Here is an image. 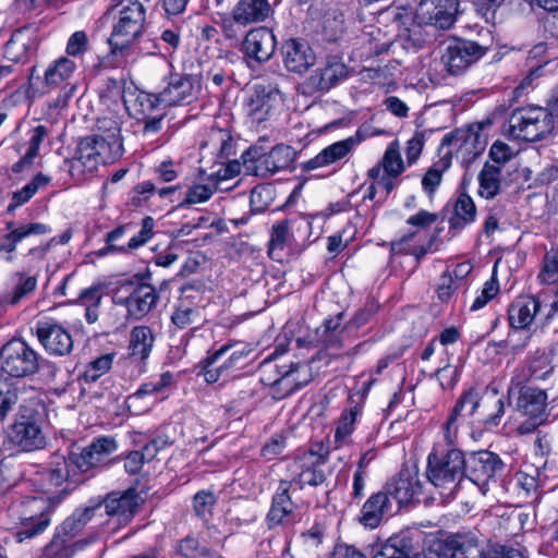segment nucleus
Returning <instances> with one entry per match:
<instances>
[{"instance_id": "obj_8", "label": "nucleus", "mask_w": 558, "mask_h": 558, "mask_svg": "<svg viewBox=\"0 0 558 558\" xmlns=\"http://www.w3.org/2000/svg\"><path fill=\"white\" fill-rule=\"evenodd\" d=\"M242 159L247 173L267 178L290 167L294 160V150L283 144L274 146L268 153L262 151L258 146H253L243 154Z\"/></svg>"}, {"instance_id": "obj_52", "label": "nucleus", "mask_w": 558, "mask_h": 558, "mask_svg": "<svg viewBox=\"0 0 558 558\" xmlns=\"http://www.w3.org/2000/svg\"><path fill=\"white\" fill-rule=\"evenodd\" d=\"M413 232L405 234L401 240L392 243L391 250L393 252H405L412 254L415 256L416 260L420 262L421 258L424 257L427 254V252L432 248L436 236H433L426 245H421L418 247L407 250L404 245L409 243L413 239Z\"/></svg>"}, {"instance_id": "obj_16", "label": "nucleus", "mask_w": 558, "mask_h": 558, "mask_svg": "<svg viewBox=\"0 0 558 558\" xmlns=\"http://www.w3.org/2000/svg\"><path fill=\"white\" fill-rule=\"evenodd\" d=\"M485 148V141L476 132L458 130L446 134L441 140L439 153L453 149L462 157L463 162H471Z\"/></svg>"}, {"instance_id": "obj_22", "label": "nucleus", "mask_w": 558, "mask_h": 558, "mask_svg": "<svg viewBox=\"0 0 558 558\" xmlns=\"http://www.w3.org/2000/svg\"><path fill=\"white\" fill-rule=\"evenodd\" d=\"M456 0H421L416 15L422 22L434 24L440 28L452 25Z\"/></svg>"}, {"instance_id": "obj_48", "label": "nucleus", "mask_w": 558, "mask_h": 558, "mask_svg": "<svg viewBox=\"0 0 558 558\" xmlns=\"http://www.w3.org/2000/svg\"><path fill=\"white\" fill-rule=\"evenodd\" d=\"M112 355L111 354H104L96 360L92 361L85 372H84V379L87 383H94L99 377H101L104 374H106L112 365Z\"/></svg>"}, {"instance_id": "obj_2", "label": "nucleus", "mask_w": 558, "mask_h": 558, "mask_svg": "<svg viewBox=\"0 0 558 558\" xmlns=\"http://www.w3.org/2000/svg\"><path fill=\"white\" fill-rule=\"evenodd\" d=\"M46 408L38 401L22 404L8 425L4 445L15 452H33L45 448L47 444L44 427Z\"/></svg>"}, {"instance_id": "obj_41", "label": "nucleus", "mask_w": 558, "mask_h": 558, "mask_svg": "<svg viewBox=\"0 0 558 558\" xmlns=\"http://www.w3.org/2000/svg\"><path fill=\"white\" fill-rule=\"evenodd\" d=\"M85 541L75 542L72 545L66 544V539L61 534H57L52 541L45 547L44 555L46 558H71L72 555L83 548Z\"/></svg>"}, {"instance_id": "obj_59", "label": "nucleus", "mask_w": 558, "mask_h": 558, "mask_svg": "<svg viewBox=\"0 0 558 558\" xmlns=\"http://www.w3.org/2000/svg\"><path fill=\"white\" fill-rule=\"evenodd\" d=\"M88 47V38L85 32L77 31L71 35L66 45V53L71 57L83 54Z\"/></svg>"}, {"instance_id": "obj_20", "label": "nucleus", "mask_w": 558, "mask_h": 558, "mask_svg": "<svg viewBox=\"0 0 558 558\" xmlns=\"http://www.w3.org/2000/svg\"><path fill=\"white\" fill-rule=\"evenodd\" d=\"M280 100V92L272 85H256L246 101V113L253 122L267 119Z\"/></svg>"}, {"instance_id": "obj_63", "label": "nucleus", "mask_w": 558, "mask_h": 558, "mask_svg": "<svg viewBox=\"0 0 558 558\" xmlns=\"http://www.w3.org/2000/svg\"><path fill=\"white\" fill-rule=\"evenodd\" d=\"M47 135L48 130L44 125H38L33 130V134L28 144V149L26 151V160H34V158L37 157L40 144Z\"/></svg>"}, {"instance_id": "obj_64", "label": "nucleus", "mask_w": 558, "mask_h": 558, "mask_svg": "<svg viewBox=\"0 0 558 558\" xmlns=\"http://www.w3.org/2000/svg\"><path fill=\"white\" fill-rule=\"evenodd\" d=\"M489 157L493 163L501 168L512 157V150L502 142H495L489 150Z\"/></svg>"}, {"instance_id": "obj_57", "label": "nucleus", "mask_w": 558, "mask_h": 558, "mask_svg": "<svg viewBox=\"0 0 558 558\" xmlns=\"http://www.w3.org/2000/svg\"><path fill=\"white\" fill-rule=\"evenodd\" d=\"M357 412V408H353L349 412L342 414L336 428L335 437L337 441L343 440L352 433Z\"/></svg>"}, {"instance_id": "obj_19", "label": "nucleus", "mask_w": 558, "mask_h": 558, "mask_svg": "<svg viewBox=\"0 0 558 558\" xmlns=\"http://www.w3.org/2000/svg\"><path fill=\"white\" fill-rule=\"evenodd\" d=\"M281 56L284 68L289 72L303 74L315 64V53L303 39L290 38L281 46Z\"/></svg>"}, {"instance_id": "obj_4", "label": "nucleus", "mask_w": 558, "mask_h": 558, "mask_svg": "<svg viewBox=\"0 0 558 558\" xmlns=\"http://www.w3.org/2000/svg\"><path fill=\"white\" fill-rule=\"evenodd\" d=\"M59 501V497L44 496L21 497L14 500L8 511L9 515L21 524L16 533L17 539L22 542L43 533L49 526L50 514Z\"/></svg>"}, {"instance_id": "obj_51", "label": "nucleus", "mask_w": 558, "mask_h": 558, "mask_svg": "<svg viewBox=\"0 0 558 558\" xmlns=\"http://www.w3.org/2000/svg\"><path fill=\"white\" fill-rule=\"evenodd\" d=\"M499 292V284L496 278V267L494 268L492 278L485 282L481 294L471 305V311H478L493 300Z\"/></svg>"}, {"instance_id": "obj_10", "label": "nucleus", "mask_w": 558, "mask_h": 558, "mask_svg": "<svg viewBox=\"0 0 558 558\" xmlns=\"http://www.w3.org/2000/svg\"><path fill=\"white\" fill-rule=\"evenodd\" d=\"M466 477L478 486L501 475L505 464L498 454L489 450H480L464 454Z\"/></svg>"}, {"instance_id": "obj_46", "label": "nucleus", "mask_w": 558, "mask_h": 558, "mask_svg": "<svg viewBox=\"0 0 558 558\" xmlns=\"http://www.w3.org/2000/svg\"><path fill=\"white\" fill-rule=\"evenodd\" d=\"M217 502V497L211 490H199L193 498V509L197 517L207 521L211 515L214 506Z\"/></svg>"}, {"instance_id": "obj_36", "label": "nucleus", "mask_w": 558, "mask_h": 558, "mask_svg": "<svg viewBox=\"0 0 558 558\" xmlns=\"http://www.w3.org/2000/svg\"><path fill=\"white\" fill-rule=\"evenodd\" d=\"M100 507L101 505L74 511L71 517L63 521L58 529V533L70 538L74 537L93 518L95 510Z\"/></svg>"}, {"instance_id": "obj_13", "label": "nucleus", "mask_w": 558, "mask_h": 558, "mask_svg": "<svg viewBox=\"0 0 558 558\" xmlns=\"http://www.w3.org/2000/svg\"><path fill=\"white\" fill-rule=\"evenodd\" d=\"M277 48V39L267 27H256L247 32L240 50L244 58L256 63H265L271 59Z\"/></svg>"}, {"instance_id": "obj_9", "label": "nucleus", "mask_w": 558, "mask_h": 558, "mask_svg": "<svg viewBox=\"0 0 558 558\" xmlns=\"http://www.w3.org/2000/svg\"><path fill=\"white\" fill-rule=\"evenodd\" d=\"M547 393L544 389L524 385L519 387L515 410L525 417L519 425L521 435L533 433L544 424L549 415L547 410Z\"/></svg>"}, {"instance_id": "obj_40", "label": "nucleus", "mask_w": 558, "mask_h": 558, "mask_svg": "<svg viewBox=\"0 0 558 558\" xmlns=\"http://www.w3.org/2000/svg\"><path fill=\"white\" fill-rule=\"evenodd\" d=\"M383 171L391 177H399L404 171V162L400 154L399 142L392 141L380 160Z\"/></svg>"}, {"instance_id": "obj_14", "label": "nucleus", "mask_w": 558, "mask_h": 558, "mask_svg": "<svg viewBox=\"0 0 558 558\" xmlns=\"http://www.w3.org/2000/svg\"><path fill=\"white\" fill-rule=\"evenodd\" d=\"M118 449L117 440L111 436L95 438L80 453L70 454L71 465L80 472H87L105 463L106 459Z\"/></svg>"}, {"instance_id": "obj_61", "label": "nucleus", "mask_w": 558, "mask_h": 558, "mask_svg": "<svg viewBox=\"0 0 558 558\" xmlns=\"http://www.w3.org/2000/svg\"><path fill=\"white\" fill-rule=\"evenodd\" d=\"M154 220L151 217L143 219L142 229L128 243L129 250H135L144 245L153 235Z\"/></svg>"}, {"instance_id": "obj_33", "label": "nucleus", "mask_w": 558, "mask_h": 558, "mask_svg": "<svg viewBox=\"0 0 558 558\" xmlns=\"http://www.w3.org/2000/svg\"><path fill=\"white\" fill-rule=\"evenodd\" d=\"M76 69L74 61L66 57H61L53 61L45 72V86L48 93L50 88H54L68 80Z\"/></svg>"}, {"instance_id": "obj_47", "label": "nucleus", "mask_w": 558, "mask_h": 558, "mask_svg": "<svg viewBox=\"0 0 558 558\" xmlns=\"http://www.w3.org/2000/svg\"><path fill=\"white\" fill-rule=\"evenodd\" d=\"M409 544L404 538L390 537L374 558H408Z\"/></svg>"}, {"instance_id": "obj_12", "label": "nucleus", "mask_w": 558, "mask_h": 558, "mask_svg": "<svg viewBox=\"0 0 558 558\" xmlns=\"http://www.w3.org/2000/svg\"><path fill=\"white\" fill-rule=\"evenodd\" d=\"M486 51L487 47L475 41L458 39L447 46L442 61L451 74L458 75L480 60Z\"/></svg>"}, {"instance_id": "obj_58", "label": "nucleus", "mask_w": 558, "mask_h": 558, "mask_svg": "<svg viewBox=\"0 0 558 558\" xmlns=\"http://www.w3.org/2000/svg\"><path fill=\"white\" fill-rule=\"evenodd\" d=\"M196 311L185 303H180L171 316L172 323L179 328H185L191 325Z\"/></svg>"}, {"instance_id": "obj_54", "label": "nucleus", "mask_w": 558, "mask_h": 558, "mask_svg": "<svg viewBox=\"0 0 558 558\" xmlns=\"http://www.w3.org/2000/svg\"><path fill=\"white\" fill-rule=\"evenodd\" d=\"M213 193L214 190L208 185H193L186 191L185 198L181 203V206L204 203L211 197Z\"/></svg>"}, {"instance_id": "obj_50", "label": "nucleus", "mask_w": 558, "mask_h": 558, "mask_svg": "<svg viewBox=\"0 0 558 558\" xmlns=\"http://www.w3.org/2000/svg\"><path fill=\"white\" fill-rule=\"evenodd\" d=\"M290 239L289 225L287 220H281L272 226L271 238L269 241V255H274L276 250H283Z\"/></svg>"}, {"instance_id": "obj_25", "label": "nucleus", "mask_w": 558, "mask_h": 558, "mask_svg": "<svg viewBox=\"0 0 558 558\" xmlns=\"http://www.w3.org/2000/svg\"><path fill=\"white\" fill-rule=\"evenodd\" d=\"M234 19L241 26L264 22L272 14L268 0H239L233 8Z\"/></svg>"}, {"instance_id": "obj_60", "label": "nucleus", "mask_w": 558, "mask_h": 558, "mask_svg": "<svg viewBox=\"0 0 558 558\" xmlns=\"http://www.w3.org/2000/svg\"><path fill=\"white\" fill-rule=\"evenodd\" d=\"M36 286L37 280L35 277L23 278V276H21V282L16 286L8 302L12 305L17 304L24 296L32 293L36 289Z\"/></svg>"}, {"instance_id": "obj_23", "label": "nucleus", "mask_w": 558, "mask_h": 558, "mask_svg": "<svg viewBox=\"0 0 558 558\" xmlns=\"http://www.w3.org/2000/svg\"><path fill=\"white\" fill-rule=\"evenodd\" d=\"M348 76L347 65L337 57L328 58L326 64L317 69L308 78L316 90H329Z\"/></svg>"}, {"instance_id": "obj_27", "label": "nucleus", "mask_w": 558, "mask_h": 558, "mask_svg": "<svg viewBox=\"0 0 558 558\" xmlns=\"http://www.w3.org/2000/svg\"><path fill=\"white\" fill-rule=\"evenodd\" d=\"M138 496L132 489L121 493L109 494L102 506L108 515H117L121 521H128L135 513L140 506Z\"/></svg>"}, {"instance_id": "obj_53", "label": "nucleus", "mask_w": 558, "mask_h": 558, "mask_svg": "<svg viewBox=\"0 0 558 558\" xmlns=\"http://www.w3.org/2000/svg\"><path fill=\"white\" fill-rule=\"evenodd\" d=\"M163 105L161 101V93L150 94L141 93L135 100V106L138 107L137 111L143 114V118H148L156 110L159 105Z\"/></svg>"}, {"instance_id": "obj_15", "label": "nucleus", "mask_w": 558, "mask_h": 558, "mask_svg": "<svg viewBox=\"0 0 558 558\" xmlns=\"http://www.w3.org/2000/svg\"><path fill=\"white\" fill-rule=\"evenodd\" d=\"M313 380L312 367L306 362H286L274 391L275 400H282Z\"/></svg>"}, {"instance_id": "obj_31", "label": "nucleus", "mask_w": 558, "mask_h": 558, "mask_svg": "<svg viewBox=\"0 0 558 558\" xmlns=\"http://www.w3.org/2000/svg\"><path fill=\"white\" fill-rule=\"evenodd\" d=\"M154 343V336L149 327L136 326L130 335V355L136 361L148 357Z\"/></svg>"}, {"instance_id": "obj_32", "label": "nucleus", "mask_w": 558, "mask_h": 558, "mask_svg": "<svg viewBox=\"0 0 558 558\" xmlns=\"http://www.w3.org/2000/svg\"><path fill=\"white\" fill-rule=\"evenodd\" d=\"M505 398L498 395L497 389H492L483 398L482 411L485 427H496L501 423L505 414Z\"/></svg>"}, {"instance_id": "obj_28", "label": "nucleus", "mask_w": 558, "mask_h": 558, "mask_svg": "<svg viewBox=\"0 0 558 558\" xmlns=\"http://www.w3.org/2000/svg\"><path fill=\"white\" fill-rule=\"evenodd\" d=\"M359 143L360 140L352 136L336 142L324 148L314 158L310 159L306 162V169L314 170L335 163L336 161L343 159Z\"/></svg>"}, {"instance_id": "obj_3", "label": "nucleus", "mask_w": 558, "mask_h": 558, "mask_svg": "<svg viewBox=\"0 0 558 558\" xmlns=\"http://www.w3.org/2000/svg\"><path fill=\"white\" fill-rule=\"evenodd\" d=\"M426 477L442 499L453 498L466 477L464 453L457 448L435 445L427 457Z\"/></svg>"}, {"instance_id": "obj_1", "label": "nucleus", "mask_w": 558, "mask_h": 558, "mask_svg": "<svg viewBox=\"0 0 558 558\" xmlns=\"http://www.w3.org/2000/svg\"><path fill=\"white\" fill-rule=\"evenodd\" d=\"M96 131V134L80 141L77 155L68 161L69 173L76 182L84 181L100 163L120 158L123 154L121 126L116 119H98Z\"/></svg>"}, {"instance_id": "obj_5", "label": "nucleus", "mask_w": 558, "mask_h": 558, "mask_svg": "<svg viewBox=\"0 0 558 558\" xmlns=\"http://www.w3.org/2000/svg\"><path fill=\"white\" fill-rule=\"evenodd\" d=\"M554 120L543 107L515 109L508 119V134L515 140L539 141L554 130Z\"/></svg>"}, {"instance_id": "obj_62", "label": "nucleus", "mask_w": 558, "mask_h": 558, "mask_svg": "<svg viewBox=\"0 0 558 558\" xmlns=\"http://www.w3.org/2000/svg\"><path fill=\"white\" fill-rule=\"evenodd\" d=\"M553 440L547 435L538 434L535 439L536 454L544 459L543 466L545 468L549 462V457L556 454Z\"/></svg>"}, {"instance_id": "obj_18", "label": "nucleus", "mask_w": 558, "mask_h": 558, "mask_svg": "<svg viewBox=\"0 0 558 558\" xmlns=\"http://www.w3.org/2000/svg\"><path fill=\"white\" fill-rule=\"evenodd\" d=\"M158 294L156 289L149 283H137L130 287V293L126 296L116 298V304L125 306L129 316L141 319L147 315L156 305Z\"/></svg>"}, {"instance_id": "obj_21", "label": "nucleus", "mask_w": 558, "mask_h": 558, "mask_svg": "<svg viewBox=\"0 0 558 558\" xmlns=\"http://www.w3.org/2000/svg\"><path fill=\"white\" fill-rule=\"evenodd\" d=\"M36 335L46 349L53 355H65L72 351L73 340L70 332L59 324L39 323Z\"/></svg>"}, {"instance_id": "obj_24", "label": "nucleus", "mask_w": 558, "mask_h": 558, "mask_svg": "<svg viewBox=\"0 0 558 558\" xmlns=\"http://www.w3.org/2000/svg\"><path fill=\"white\" fill-rule=\"evenodd\" d=\"M396 509L387 493L381 489L373 494L363 505L360 522L369 529L377 527L385 515L391 514Z\"/></svg>"}, {"instance_id": "obj_39", "label": "nucleus", "mask_w": 558, "mask_h": 558, "mask_svg": "<svg viewBox=\"0 0 558 558\" xmlns=\"http://www.w3.org/2000/svg\"><path fill=\"white\" fill-rule=\"evenodd\" d=\"M476 216V207L473 199L465 193L457 198L454 205V217L451 219V227H462L474 221Z\"/></svg>"}, {"instance_id": "obj_43", "label": "nucleus", "mask_w": 558, "mask_h": 558, "mask_svg": "<svg viewBox=\"0 0 558 558\" xmlns=\"http://www.w3.org/2000/svg\"><path fill=\"white\" fill-rule=\"evenodd\" d=\"M483 404V398L474 389L463 392L452 409L454 415L473 416L480 405Z\"/></svg>"}, {"instance_id": "obj_42", "label": "nucleus", "mask_w": 558, "mask_h": 558, "mask_svg": "<svg viewBox=\"0 0 558 558\" xmlns=\"http://www.w3.org/2000/svg\"><path fill=\"white\" fill-rule=\"evenodd\" d=\"M283 361H277L274 355L264 360L259 366L260 381L269 386V393L274 398V391L279 376Z\"/></svg>"}, {"instance_id": "obj_7", "label": "nucleus", "mask_w": 558, "mask_h": 558, "mask_svg": "<svg viewBox=\"0 0 558 558\" xmlns=\"http://www.w3.org/2000/svg\"><path fill=\"white\" fill-rule=\"evenodd\" d=\"M1 369L15 378H26L39 373L40 355L26 341L11 339L0 351Z\"/></svg>"}, {"instance_id": "obj_37", "label": "nucleus", "mask_w": 558, "mask_h": 558, "mask_svg": "<svg viewBox=\"0 0 558 558\" xmlns=\"http://www.w3.org/2000/svg\"><path fill=\"white\" fill-rule=\"evenodd\" d=\"M450 545V558H492L475 538H458Z\"/></svg>"}, {"instance_id": "obj_35", "label": "nucleus", "mask_w": 558, "mask_h": 558, "mask_svg": "<svg viewBox=\"0 0 558 558\" xmlns=\"http://www.w3.org/2000/svg\"><path fill=\"white\" fill-rule=\"evenodd\" d=\"M439 154L440 160L430 167L422 179L423 189L429 194L435 192L441 182L442 173L451 166L452 150L447 149Z\"/></svg>"}, {"instance_id": "obj_38", "label": "nucleus", "mask_w": 558, "mask_h": 558, "mask_svg": "<svg viewBox=\"0 0 558 558\" xmlns=\"http://www.w3.org/2000/svg\"><path fill=\"white\" fill-rule=\"evenodd\" d=\"M49 182V177L43 173L36 174L29 183L13 193L12 202L8 206V211H13L19 206L27 203L40 187L48 185Z\"/></svg>"}, {"instance_id": "obj_17", "label": "nucleus", "mask_w": 558, "mask_h": 558, "mask_svg": "<svg viewBox=\"0 0 558 558\" xmlns=\"http://www.w3.org/2000/svg\"><path fill=\"white\" fill-rule=\"evenodd\" d=\"M199 84L192 75L171 74L168 85L162 89L161 101L165 106L189 105L197 97Z\"/></svg>"}, {"instance_id": "obj_55", "label": "nucleus", "mask_w": 558, "mask_h": 558, "mask_svg": "<svg viewBox=\"0 0 558 558\" xmlns=\"http://www.w3.org/2000/svg\"><path fill=\"white\" fill-rule=\"evenodd\" d=\"M179 553L184 558H199L207 554L206 547L202 546L194 537H185L178 546Z\"/></svg>"}, {"instance_id": "obj_30", "label": "nucleus", "mask_w": 558, "mask_h": 558, "mask_svg": "<svg viewBox=\"0 0 558 558\" xmlns=\"http://www.w3.org/2000/svg\"><path fill=\"white\" fill-rule=\"evenodd\" d=\"M229 345H222L219 350H217L214 354L208 356L204 361V377L205 380L209 384L217 383L220 379H225L229 375V371L231 368H240L241 366L238 363H230V356L223 362L220 363L221 357L229 352Z\"/></svg>"}, {"instance_id": "obj_6", "label": "nucleus", "mask_w": 558, "mask_h": 558, "mask_svg": "<svg viewBox=\"0 0 558 558\" xmlns=\"http://www.w3.org/2000/svg\"><path fill=\"white\" fill-rule=\"evenodd\" d=\"M145 23V8L137 0H128L119 12L109 45L112 53L123 52L142 35Z\"/></svg>"}, {"instance_id": "obj_44", "label": "nucleus", "mask_w": 558, "mask_h": 558, "mask_svg": "<svg viewBox=\"0 0 558 558\" xmlns=\"http://www.w3.org/2000/svg\"><path fill=\"white\" fill-rule=\"evenodd\" d=\"M157 451L156 442L153 441L144 447V451H132L128 454L124 462V469L129 474H137L145 460L154 458Z\"/></svg>"}, {"instance_id": "obj_11", "label": "nucleus", "mask_w": 558, "mask_h": 558, "mask_svg": "<svg viewBox=\"0 0 558 558\" xmlns=\"http://www.w3.org/2000/svg\"><path fill=\"white\" fill-rule=\"evenodd\" d=\"M390 500H395L396 511L418 501L423 494V485L416 472L402 470L400 473L387 482L383 488Z\"/></svg>"}, {"instance_id": "obj_29", "label": "nucleus", "mask_w": 558, "mask_h": 558, "mask_svg": "<svg viewBox=\"0 0 558 558\" xmlns=\"http://www.w3.org/2000/svg\"><path fill=\"white\" fill-rule=\"evenodd\" d=\"M288 482H280L278 490L274 496L271 508L267 514V523L269 527L277 526L286 521L292 513L294 505L289 495Z\"/></svg>"}, {"instance_id": "obj_49", "label": "nucleus", "mask_w": 558, "mask_h": 558, "mask_svg": "<svg viewBox=\"0 0 558 558\" xmlns=\"http://www.w3.org/2000/svg\"><path fill=\"white\" fill-rule=\"evenodd\" d=\"M70 458L57 457L51 463L49 470V481L51 485L60 486L70 477Z\"/></svg>"}, {"instance_id": "obj_56", "label": "nucleus", "mask_w": 558, "mask_h": 558, "mask_svg": "<svg viewBox=\"0 0 558 558\" xmlns=\"http://www.w3.org/2000/svg\"><path fill=\"white\" fill-rule=\"evenodd\" d=\"M505 0H474L476 12L483 16L487 23H495L497 10Z\"/></svg>"}, {"instance_id": "obj_34", "label": "nucleus", "mask_w": 558, "mask_h": 558, "mask_svg": "<svg viewBox=\"0 0 558 558\" xmlns=\"http://www.w3.org/2000/svg\"><path fill=\"white\" fill-rule=\"evenodd\" d=\"M501 168L490 162H486L478 174L480 194L489 199L495 197L500 191Z\"/></svg>"}, {"instance_id": "obj_26", "label": "nucleus", "mask_w": 558, "mask_h": 558, "mask_svg": "<svg viewBox=\"0 0 558 558\" xmlns=\"http://www.w3.org/2000/svg\"><path fill=\"white\" fill-rule=\"evenodd\" d=\"M541 310V301L533 295L518 298L509 307V324L513 328L523 329L532 324Z\"/></svg>"}, {"instance_id": "obj_45", "label": "nucleus", "mask_w": 558, "mask_h": 558, "mask_svg": "<svg viewBox=\"0 0 558 558\" xmlns=\"http://www.w3.org/2000/svg\"><path fill=\"white\" fill-rule=\"evenodd\" d=\"M538 279L544 284L558 282V247L551 248L545 254Z\"/></svg>"}]
</instances>
